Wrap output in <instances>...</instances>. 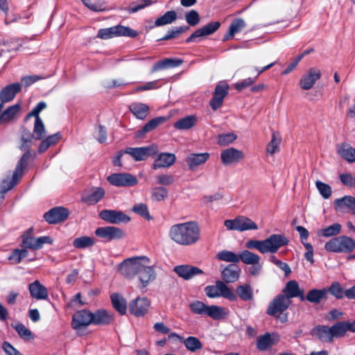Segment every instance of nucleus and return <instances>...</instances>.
<instances>
[{"instance_id": "f257e3e1", "label": "nucleus", "mask_w": 355, "mask_h": 355, "mask_svg": "<svg viewBox=\"0 0 355 355\" xmlns=\"http://www.w3.org/2000/svg\"><path fill=\"white\" fill-rule=\"evenodd\" d=\"M150 259L145 256L127 258L118 266V272L127 279L137 277L141 288H146L156 278L152 266H147Z\"/></svg>"}, {"instance_id": "f03ea898", "label": "nucleus", "mask_w": 355, "mask_h": 355, "mask_svg": "<svg viewBox=\"0 0 355 355\" xmlns=\"http://www.w3.org/2000/svg\"><path fill=\"white\" fill-rule=\"evenodd\" d=\"M168 234L171 240L184 246L196 244L200 238V227L196 221L175 224L171 227Z\"/></svg>"}, {"instance_id": "7ed1b4c3", "label": "nucleus", "mask_w": 355, "mask_h": 355, "mask_svg": "<svg viewBox=\"0 0 355 355\" xmlns=\"http://www.w3.org/2000/svg\"><path fill=\"white\" fill-rule=\"evenodd\" d=\"M288 239L284 234H273L265 240H248L245 247L248 249H256L262 254L267 252L275 253L278 250L288 244Z\"/></svg>"}, {"instance_id": "20e7f679", "label": "nucleus", "mask_w": 355, "mask_h": 355, "mask_svg": "<svg viewBox=\"0 0 355 355\" xmlns=\"http://www.w3.org/2000/svg\"><path fill=\"white\" fill-rule=\"evenodd\" d=\"M291 303V300L279 293L269 303L266 313L279 320L282 323H285L288 321V313L286 311Z\"/></svg>"}, {"instance_id": "39448f33", "label": "nucleus", "mask_w": 355, "mask_h": 355, "mask_svg": "<svg viewBox=\"0 0 355 355\" xmlns=\"http://www.w3.org/2000/svg\"><path fill=\"white\" fill-rule=\"evenodd\" d=\"M190 311L200 315H207L214 320H220L225 318L224 308L216 305H206L199 300H194L189 304Z\"/></svg>"}, {"instance_id": "423d86ee", "label": "nucleus", "mask_w": 355, "mask_h": 355, "mask_svg": "<svg viewBox=\"0 0 355 355\" xmlns=\"http://www.w3.org/2000/svg\"><path fill=\"white\" fill-rule=\"evenodd\" d=\"M324 248L330 252L349 253L355 249V240L347 236L334 237L325 243Z\"/></svg>"}, {"instance_id": "0eeeda50", "label": "nucleus", "mask_w": 355, "mask_h": 355, "mask_svg": "<svg viewBox=\"0 0 355 355\" xmlns=\"http://www.w3.org/2000/svg\"><path fill=\"white\" fill-rule=\"evenodd\" d=\"M206 295L209 298L223 297L230 301L237 300L234 291L223 281L217 280L215 285H208L205 288Z\"/></svg>"}, {"instance_id": "6e6552de", "label": "nucleus", "mask_w": 355, "mask_h": 355, "mask_svg": "<svg viewBox=\"0 0 355 355\" xmlns=\"http://www.w3.org/2000/svg\"><path fill=\"white\" fill-rule=\"evenodd\" d=\"M138 35L137 31L129 27L117 25L107 28H101L97 34V37L102 40H108L114 37L126 36L135 38Z\"/></svg>"}, {"instance_id": "1a4fd4ad", "label": "nucleus", "mask_w": 355, "mask_h": 355, "mask_svg": "<svg viewBox=\"0 0 355 355\" xmlns=\"http://www.w3.org/2000/svg\"><path fill=\"white\" fill-rule=\"evenodd\" d=\"M224 225L228 230L238 232L258 230L257 225L252 219L245 216H238L232 220H225Z\"/></svg>"}, {"instance_id": "9d476101", "label": "nucleus", "mask_w": 355, "mask_h": 355, "mask_svg": "<svg viewBox=\"0 0 355 355\" xmlns=\"http://www.w3.org/2000/svg\"><path fill=\"white\" fill-rule=\"evenodd\" d=\"M69 211L62 206L51 208L44 213V219L51 225H55L66 221L69 216Z\"/></svg>"}, {"instance_id": "9b49d317", "label": "nucleus", "mask_w": 355, "mask_h": 355, "mask_svg": "<svg viewBox=\"0 0 355 355\" xmlns=\"http://www.w3.org/2000/svg\"><path fill=\"white\" fill-rule=\"evenodd\" d=\"M230 86L225 81H220L216 85L213 96L209 101V105L214 111L220 108L223 104L225 98L227 96Z\"/></svg>"}, {"instance_id": "f8f14e48", "label": "nucleus", "mask_w": 355, "mask_h": 355, "mask_svg": "<svg viewBox=\"0 0 355 355\" xmlns=\"http://www.w3.org/2000/svg\"><path fill=\"white\" fill-rule=\"evenodd\" d=\"M107 180L110 184L121 187H133L138 183L136 176L128 173H112Z\"/></svg>"}, {"instance_id": "ddd939ff", "label": "nucleus", "mask_w": 355, "mask_h": 355, "mask_svg": "<svg viewBox=\"0 0 355 355\" xmlns=\"http://www.w3.org/2000/svg\"><path fill=\"white\" fill-rule=\"evenodd\" d=\"M101 219L111 224H119L121 223H128L130 217L122 211L115 209H103L99 213Z\"/></svg>"}, {"instance_id": "4468645a", "label": "nucleus", "mask_w": 355, "mask_h": 355, "mask_svg": "<svg viewBox=\"0 0 355 355\" xmlns=\"http://www.w3.org/2000/svg\"><path fill=\"white\" fill-rule=\"evenodd\" d=\"M124 153L130 155L135 161H143L157 153V147L149 146L139 148H126Z\"/></svg>"}, {"instance_id": "2eb2a0df", "label": "nucleus", "mask_w": 355, "mask_h": 355, "mask_svg": "<svg viewBox=\"0 0 355 355\" xmlns=\"http://www.w3.org/2000/svg\"><path fill=\"white\" fill-rule=\"evenodd\" d=\"M92 311L83 309L76 311L71 320V327L75 330L83 329L92 324Z\"/></svg>"}, {"instance_id": "dca6fc26", "label": "nucleus", "mask_w": 355, "mask_h": 355, "mask_svg": "<svg viewBox=\"0 0 355 355\" xmlns=\"http://www.w3.org/2000/svg\"><path fill=\"white\" fill-rule=\"evenodd\" d=\"M22 175V157L18 161L17 165L15 171L11 175L8 176L6 178L2 180L0 184V193H5L12 188H13L17 183L19 178Z\"/></svg>"}, {"instance_id": "f3484780", "label": "nucleus", "mask_w": 355, "mask_h": 355, "mask_svg": "<svg viewBox=\"0 0 355 355\" xmlns=\"http://www.w3.org/2000/svg\"><path fill=\"white\" fill-rule=\"evenodd\" d=\"M95 234L106 241L121 239L124 236L122 229L115 226L100 227L95 230Z\"/></svg>"}, {"instance_id": "a211bd4d", "label": "nucleus", "mask_w": 355, "mask_h": 355, "mask_svg": "<svg viewBox=\"0 0 355 355\" xmlns=\"http://www.w3.org/2000/svg\"><path fill=\"white\" fill-rule=\"evenodd\" d=\"M221 24L220 22L216 21H211L200 28L195 31L189 37L187 38L185 42L191 43L197 42L198 37L208 36L212 35L218 30Z\"/></svg>"}, {"instance_id": "6ab92c4d", "label": "nucleus", "mask_w": 355, "mask_h": 355, "mask_svg": "<svg viewBox=\"0 0 355 355\" xmlns=\"http://www.w3.org/2000/svg\"><path fill=\"white\" fill-rule=\"evenodd\" d=\"M279 340L280 337L278 334L266 332L263 335L258 336L257 340V348L261 352H265L277 345Z\"/></svg>"}, {"instance_id": "aec40b11", "label": "nucleus", "mask_w": 355, "mask_h": 355, "mask_svg": "<svg viewBox=\"0 0 355 355\" xmlns=\"http://www.w3.org/2000/svg\"><path fill=\"white\" fill-rule=\"evenodd\" d=\"M173 271L184 280H189L197 275L204 273L202 270L198 267L187 264L176 266Z\"/></svg>"}, {"instance_id": "412c9836", "label": "nucleus", "mask_w": 355, "mask_h": 355, "mask_svg": "<svg viewBox=\"0 0 355 355\" xmlns=\"http://www.w3.org/2000/svg\"><path fill=\"white\" fill-rule=\"evenodd\" d=\"M321 78V71L317 68H310L307 73L303 75L300 80V86L302 89L309 90L313 87L315 82Z\"/></svg>"}, {"instance_id": "4be33fe9", "label": "nucleus", "mask_w": 355, "mask_h": 355, "mask_svg": "<svg viewBox=\"0 0 355 355\" xmlns=\"http://www.w3.org/2000/svg\"><path fill=\"white\" fill-rule=\"evenodd\" d=\"M244 157L245 155L243 151L232 147L223 150L220 153L221 162L225 166L238 163Z\"/></svg>"}, {"instance_id": "5701e85b", "label": "nucleus", "mask_w": 355, "mask_h": 355, "mask_svg": "<svg viewBox=\"0 0 355 355\" xmlns=\"http://www.w3.org/2000/svg\"><path fill=\"white\" fill-rule=\"evenodd\" d=\"M21 89V86L19 83H12L3 87L0 91V103H2L3 107L5 103L12 101Z\"/></svg>"}, {"instance_id": "b1692460", "label": "nucleus", "mask_w": 355, "mask_h": 355, "mask_svg": "<svg viewBox=\"0 0 355 355\" xmlns=\"http://www.w3.org/2000/svg\"><path fill=\"white\" fill-rule=\"evenodd\" d=\"M150 302L146 297H138L129 304V311L131 314L139 317L147 313Z\"/></svg>"}, {"instance_id": "393cba45", "label": "nucleus", "mask_w": 355, "mask_h": 355, "mask_svg": "<svg viewBox=\"0 0 355 355\" xmlns=\"http://www.w3.org/2000/svg\"><path fill=\"white\" fill-rule=\"evenodd\" d=\"M304 290L300 288L298 283L295 280H291L286 284L281 294L289 300L299 297L301 301H304Z\"/></svg>"}, {"instance_id": "a878e982", "label": "nucleus", "mask_w": 355, "mask_h": 355, "mask_svg": "<svg viewBox=\"0 0 355 355\" xmlns=\"http://www.w3.org/2000/svg\"><path fill=\"white\" fill-rule=\"evenodd\" d=\"M92 324L94 325H108L114 320L113 315L104 309L92 312Z\"/></svg>"}, {"instance_id": "bb28decb", "label": "nucleus", "mask_w": 355, "mask_h": 355, "mask_svg": "<svg viewBox=\"0 0 355 355\" xmlns=\"http://www.w3.org/2000/svg\"><path fill=\"white\" fill-rule=\"evenodd\" d=\"M241 272V268L236 264H229L221 272L223 282L226 283H234L236 282Z\"/></svg>"}, {"instance_id": "cd10ccee", "label": "nucleus", "mask_w": 355, "mask_h": 355, "mask_svg": "<svg viewBox=\"0 0 355 355\" xmlns=\"http://www.w3.org/2000/svg\"><path fill=\"white\" fill-rule=\"evenodd\" d=\"M209 153H191L189 154L185 162H187L190 171H196L198 166L205 164L209 158Z\"/></svg>"}, {"instance_id": "c85d7f7f", "label": "nucleus", "mask_w": 355, "mask_h": 355, "mask_svg": "<svg viewBox=\"0 0 355 355\" xmlns=\"http://www.w3.org/2000/svg\"><path fill=\"white\" fill-rule=\"evenodd\" d=\"M105 190L102 187H94L89 193H84L81 201L88 205H94L101 201L105 196Z\"/></svg>"}, {"instance_id": "c756f323", "label": "nucleus", "mask_w": 355, "mask_h": 355, "mask_svg": "<svg viewBox=\"0 0 355 355\" xmlns=\"http://www.w3.org/2000/svg\"><path fill=\"white\" fill-rule=\"evenodd\" d=\"M312 335L321 342L332 343L334 338L330 327L327 325H317L312 329Z\"/></svg>"}, {"instance_id": "7c9ffc66", "label": "nucleus", "mask_w": 355, "mask_h": 355, "mask_svg": "<svg viewBox=\"0 0 355 355\" xmlns=\"http://www.w3.org/2000/svg\"><path fill=\"white\" fill-rule=\"evenodd\" d=\"M176 160L175 155L173 153H163L158 155V157L153 164V168L155 170L168 168L172 166Z\"/></svg>"}, {"instance_id": "2f4dec72", "label": "nucleus", "mask_w": 355, "mask_h": 355, "mask_svg": "<svg viewBox=\"0 0 355 355\" xmlns=\"http://www.w3.org/2000/svg\"><path fill=\"white\" fill-rule=\"evenodd\" d=\"M28 289L31 296L36 300H46L49 298L47 288L37 280L30 284Z\"/></svg>"}, {"instance_id": "473e14b6", "label": "nucleus", "mask_w": 355, "mask_h": 355, "mask_svg": "<svg viewBox=\"0 0 355 355\" xmlns=\"http://www.w3.org/2000/svg\"><path fill=\"white\" fill-rule=\"evenodd\" d=\"M166 121L167 117L165 116H157L150 119L142 127L141 129L137 132V137H143L146 133L155 130L160 124L165 123Z\"/></svg>"}, {"instance_id": "72a5a7b5", "label": "nucleus", "mask_w": 355, "mask_h": 355, "mask_svg": "<svg viewBox=\"0 0 355 355\" xmlns=\"http://www.w3.org/2000/svg\"><path fill=\"white\" fill-rule=\"evenodd\" d=\"M183 63V60L180 58H165L157 62L151 69V72L154 73L160 69L175 68L180 66Z\"/></svg>"}, {"instance_id": "f704fd0d", "label": "nucleus", "mask_w": 355, "mask_h": 355, "mask_svg": "<svg viewBox=\"0 0 355 355\" xmlns=\"http://www.w3.org/2000/svg\"><path fill=\"white\" fill-rule=\"evenodd\" d=\"M130 112L139 119H144L148 115L150 107L148 105L135 102L129 105Z\"/></svg>"}, {"instance_id": "c9c22d12", "label": "nucleus", "mask_w": 355, "mask_h": 355, "mask_svg": "<svg viewBox=\"0 0 355 355\" xmlns=\"http://www.w3.org/2000/svg\"><path fill=\"white\" fill-rule=\"evenodd\" d=\"M304 301L313 304H319L322 300H327L326 290L324 288L322 289L313 288L311 289L305 295L304 294Z\"/></svg>"}, {"instance_id": "e433bc0d", "label": "nucleus", "mask_w": 355, "mask_h": 355, "mask_svg": "<svg viewBox=\"0 0 355 355\" xmlns=\"http://www.w3.org/2000/svg\"><path fill=\"white\" fill-rule=\"evenodd\" d=\"M334 205L336 209L348 208L352 214L355 215V198L351 196H345L334 200Z\"/></svg>"}, {"instance_id": "4c0bfd02", "label": "nucleus", "mask_w": 355, "mask_h": 355, "mask_svg": "<svg viewBox=\"0 0 355 355\" xmlns=\"http://www.w3.org/2000/svg\"><path fill=\"white\" fill-rule=\"evenodd\" d=\"M178 340L183 343L187 349L191 352H196L202 348V343L196 336H189L187 338L178 337Z\"/></svg>"}, {"instance_id": "58836bf2", "label": "nucleus", "mask_w": 355, "mask_h": 355, "mask_svg": "<svg viewBox=\"0 0 355 355\" xmlns=\"http://www.w3.org/2000/svg\"><path fill=\"white\" fill-rule=\"evenodd\" d=\"M112 304L116 311L121 315L126 313L127 304L125 299L119 293H113L110 296Z\"/></svg>"}, {"instance_id": "ea45409f", "label": "nucleus", "mask_w": 355, "mask_h": 355, "mask_svg": "<svg viewBox=\"0 0 355 355\" xmlns=\"http://www.w3.org/2000/svg\"><path fill=\"white\" fill-rule=\"evenodd\" d=\"M196 122L197 117L194 115H189L177 121L173 126L177 130H188L193 128Z\"/></svg>"}, {"instance_id": "a19ab883", "label": "nucleus", "mask_w": 355, "mask_h": 355, "mask_svg": "<svg viewBox=\"0 0 355 355\" xmlns=\"http://www.w3.org/2000/svg\"><path fill=\"white\" fill-rule=\"evenodd\" d=\"M235 295L245 302L252 300L254 297L252 288L248 284L237 286Z\"/></svg>"}, {"instance_id": "79ce46f5", "label": "nucleus", "mask_w": 355, "mask_h": 355, "mask_svg": "<svg viewBox=\"0 0 355 355\" xmlns=\"http://www.w3.org/2000/svg\"><path fill=\"white\" fill-rule=\"evenodd\" d=\"M324 288L327 295L330 293L337 300H341L346 297V290L343 289L338 282H334L329 287Z\"/></svg>"}, {"instance_id": "37998d69", "label": "nucleus", "mask_w": 355, "mask_h": 355, "mask_svg": "<svg viewBox=\"0 0 355 355\" xmlns=\"http://www.w3.org/2000/svg\"><path fill=\"white\" fill-rule=\"evenodd\" d=\"M342 226L339 223H334L328 227L318 230V236L323 237L335 236L341 232Z\"/></svg>"}, {"instance_id": "c03bdc74", "label": "nucleus", "mask_w": 355, "mask_h": 355, "mask_svg": "<svg viewBox=\"0 0 355 355\" xmlns=\"http://www.w3.org/2000/svg\"><path fill=\"white\" fill-rule=\"evenodd\" d=\"M239 261L247 265H252L259 262L260 257L248 250H245L239 253Z\"/></svg>"}, {"instance_id": "a18cd8bd", "label": "nucleus", "mask_w": 355, "mask_h": 355, "mask_svg": "<svg viewBox=\"0 0 355 355\" xmlns=\"http://www.w3.org/2000/svg\"><path fill=\"white\" fill-rule=\"evenodd\" d=\"M178 17L177 12L175 10L166 12L163 15L158 17L155 21V26H162L172 24Z\"/></svg>"}, {"instance_id": "49530a36", "label": "nucleus", "mask_w": 355, "mask_h": 355, "mask_svg": "<svg viewBox=\"0 0 355 355\" xmlns=\"http://www.w3.org/2000/svg\"><path fill=\"white\" fill-rule=\"evenodd\" d=\"M190 29L189 26H176L170 29L168 33L162 38L157 39V41L169 40L178 37L180 34L187 32Z\"/></svg>"}, {"instance_id": "de8ad7c7", "label": "nucleus", "mask_w": 355, "mask_h": 355, "mask_svg": "<svg viewBox=\"0 0 355 355\" xmlns=\"http://www.w3.org/2000/svg\"><path fill=\"white\" fill-rule=\"evenodd\" d=\"M216 258L220 261L230 262L232 263V264H236L239 261V254H237L234 252L223 250L218 252L216 254Z\"/></svg>"}, {"instance_id": "09e8293b", "label": "nucleus", "mask_w": 355, "mask_h": 355, "mask_svg": "<svg viewBox=\"0 0 355 355\" xmlns=\"http://www.w3.org/2000/svg\"><path fill=\"white\" fill-rule=\"evenodd\" d=\"M45 133V127L42 119L40 116H37V119H35V123L33 128V132L32 134V137L36 140H41Z\"/></svg>"}, {"instance_id": "8fccbe9b", "label": "nucleus", "mask_w": 355, "mask_h": 355, "mask_svg": "<svg viewBox=\"0 0 355 355\" xmlns=\"http://www.w3.org/2000/svg\"><path fill=\"white\" fill-rule=\"evenodd\" d=\"M94 244V239L92 237L87 236L78 237L73 241V246L78 249H85L88 247L93 246Z\"/></svg>"}, {"instance_id": "3c124183", "label": "nucleus", "mask_w": 355, "mask_h": 355, "mask_svg": "<svg viewBox=\"0 0 355 355\" xmlns=\"http://www.w3.org/2000/svg\"><path fill=\"white\" fill-rule=\"evenodd\" d=\"M330 328L331 330V334L334 339L335 338H342L347 332L345 321L336 322L335 324L331 326Z\"/></svg>"}, {"instance_id": "603ef678", "label": "nucleus", "mask_w": 355, "mask_h": 355, "mask_svg": "<svg viewBox=\"0 0 355 355\" xmlns=\"http://www.w3.org/2000/svg\"><path fill=\"white\" fill-rule=\"evenodd\" d=\"M281 141L282 139L280 136L277 137V133L272 132L271 140L266 146L267 153L270 155H274L276 152L279 151Z\"/></svg>"}, {"instance_id": "864d4df0", "label": "nucleus", "mask_w": 355, "mask_h": 355, "mask_svg": "<svg viewBox=\"0 0 355 355\" xmlns=\"http://www.w3.org/2000/svg\"><path fill=\"white\" fill-rule=\"evenodd\" d=\"M132 211L141 216L148 221L153 220V217L150 216L148 208L145 203L135 205L132 208Z\"/></svg>"}, {"instance_id": "5fc2aeb1", "label": "nucleus", "mask_w": 355, "mask_h": 355, "mask_svg": "<svg viewBox=\"0 0 355 355\" xmlns=\"http://www.w3.org/2000/svg\"><path fill=\"white\" fill-rule=\"evenodd\" d=\"M168 189L163 187H156L151 191V198L157 202L164 200L168 197Z\"/></svg>"}, {"instance_id": "6e6d98bb", "label": "nucleus", "mask_w": 355, "mask_h": 355, "mask_svg": "<svg viewBox=\"0 0 355 355\" xmlns=\"http://www.w3.org/2000/svg\"><path fill=\"white\" fill-rule=\"evenodd\" d=\"M237 139V135L234 132L220 134L217 137V144L219 146H225L233 143Z\"/></svg>"}, {"instance_id": "4d7b16f0", "label": "nucleus", "mask_w": 355, "mask_h": 355, "mask_svg": "<svg viewBox=\"0 0 355 355\" xmlns=\"http://www.w3.org/2000/svg\"><path fill=\"white\" fill-rule=\"evenodd\" d=\"M19 110L20 105L18 103L8 107L1 114V119H3V123L12 119L15 117V116L19 112Z\"/></svg>"}, {"instance_id": "13d9d810", "label": "nucleus", "mask_w": 355, "mask_h": 355, "mask_svg": "<svg viewBox=\"0 0 355 355\" xmlns=\"http://www.w3.org/2000/svg\"><path fill=\"white\" fill-rule=\"evenodd\" d=\"M36 240L37 238L24 234V259L26 258L28 254V250L25 248L37 250Z\"/></svg>"}, {"instance_id": "bf43d9fd", "label": "nucleus", "mask_w": 355, "mask_h": 355, "mask_svg": "<svg viewBox=\"0 0 355 355\" xmlns=\"http://www.w3.org/2000/svg\"><path fill=\"white\" fill-rule=\"evenodd\" d=\"M315 186H316V188L318 189L320 194L324 199H328L331 196L332 189H331V187L329 184H327L324 182H322L320 180H317L315 182Z\"/></svg>"}, {"instance_id": "052dcab7", "label": "nucleus", "mask_w": 355, "mask_h": 355, "mask_svg": "<svg viewBox=\"0 0 355 355\" xmlns=\"http://www.w3.org/2000/svg\"><path fill=\"white\" fill-rule=\"evenodd\" d=\"M156 2V0H142L141 3L136 4V3H132L130 6L128 8L129 13L136 12L150 5L153 3Z\"/></svg>"}, {"instance_id": "680f3d73", "label": "nucleus", "mask_w": 355, "mask_h": 355, "mask_svg": "<svg viewBox=\"0 0 355 355\" xmlns=\"http://www.w3.org/2000/svg\"><path fill=\"white\" fill-rule=\"evenodd\" d=\"M185 19L189 26H194L200 22V17L196 10H191L186 13Z\"/></svg>"}, {"instance_id": "e2e57ef3", "label": "nucleus", "mask_w": 355, "mask_h": 355, "mask_svg": "<svg viewBox=\"0 0 355 355\" xmlns=\"http://www.w3.org/2000/svg\"><path fill=\"white\" fill-rule=\"evenodd\" d=\"M246 26V23L242 18H236L230 24L229 28L231 31L234 34L238 33L242 31Z\"/></svg>"}, {"instance_id": "0e129e2a", "label": "nucleus", "mask_w": 355, "mask_h": 355, "mask_svg": "<svg viewBox=\"0 0 355 355\" xmlns=\"http://www.w3.org/2000/svg\"><path fill=\"white\" fill-rule=\"evenodd\" d=\"M270 261L275 265H276L277 267H279L280 269L284 270L286 277L288 276L291 274V270L286 263L283 262L281 260L277 259L276 257L274 255L270 256Z\"/></svg>"}, {"instance_id": "69168bd1", "label": "nucleus", "mask_w": 355, "mask_h": 355, "mask_svg": "<svg viewBox=\"0 0 355 355\" xmlns=\"http://www.w3.org/2000/svg\"><path fill=\"white\" fill-rule=\"evenodd\" d=\"M257 80V77L248 78L238 82L234 85V87L238 92H241L243 89L251 86Z\"/></svg>"}, {"instance_id": "338daca9", "label": "nucleus", "mask_w": 355, "mask_h": 355, "mask_svg": "<svg viewBox=\"0 0 355 355\" xmlns=\"http://www.w3.org/2000/svg\"><path fill=\"white\" fill-rule=\"evenodd\" d=\"M157 183L160 185L168 186L175 182V178L172 175L162 174L156 178Z\"/></svg>"}, {"instance_id": "774afa93", "label": "nucleus", "mask_w": 355, "mask_h": 355, "mask_svg": "<svg viewBox=\"0 0 355 355\" xmlns=\"http://www.w3.org/2000/svg\"><path fill=\"white\" fill-rule=\"evenodd\" d=\"M85 6L94 11L103 10L101 0H82Z\"/></svg>"}]
</instances>
